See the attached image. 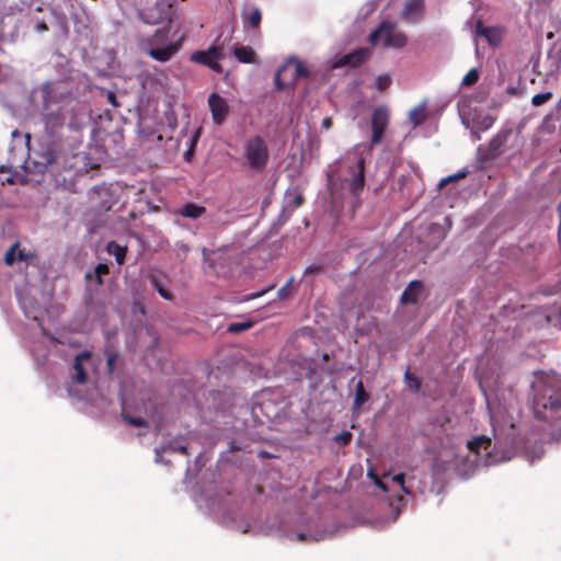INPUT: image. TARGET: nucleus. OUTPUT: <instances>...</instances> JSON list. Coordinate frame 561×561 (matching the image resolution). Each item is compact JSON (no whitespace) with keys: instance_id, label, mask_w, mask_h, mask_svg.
<instances>
[{"instance_id":"nucleus-1","label":"nucleus","mask_w":561,"mask_h":561,"mask_svg":"<svg viewBox=\"0 0 561 561\" xmlns=\"http://www.w3.org/2000/svg\"><path fill=\"white\" fill-rule=\"evenodd\" d=\"M535 417L543 421H561V379L540 375L531 383Z\"/></svg>"},{"instance_id":"nucleus-2","label":"nucleus","mask_w":561,"mask_h":561,"mask_svg":"<svg viewBox=\"0 0 561 561\" xmlns=\"http://www.w3.org/2000/svg\"><path fill=\"white\" fill-rule=\"evenodd\" d=\"M39 93L46 111L44 113L45 129L49 135L54 136L57 129L64 125L65 118L60 108L57 111H48V108L51 103L61 98L62 92L59 91L57 83L47 81L41 85Z\"/></svg>"},{"instance_id":"nucleus-3","label":"nucleus","mask_w":561,"mask_h":561,"mask_svg":"<svg viewBox=\"0 0 561 561\" xmlns=\"http://www.w3.org/2000/svg\"><path fill=\"white\" fill-rule=\"evenodd\" d=\"M207 508L220 523L228 527L241 529L237 525V518L239 513L234 504L232 503L229 494L227 495H215L207 499Z\"/></svg>"},{"instance_id":"nucleus-4","label":"nucleus","mask_w":561,"mask_h":561,"mask_svg":"<svg viewBox=\"0 0 561 561\" xmlns=\"http://www.w3.org/2000/svg\"><path fill=\"white\" fill-rule=\"evenodd\" d=\"M371 44H377L379 41L382 46L390 48H402L407 45V36L402 32L396 30V24L389 21H383L378 28L369 35Z\"/></svg>"},{"instance_id":"nucleus-5","label":"nucleus","mask_w":561,"mask_h":561,"mask_svg":"<svg viewBox=\"0 0 561 561\" xmlns=\"http://www.w3.org/2000/svg\"><path fill=\"white\" fill-rule=\"evenodd\" d=\"M244 158L251 169L263 170L268 160L265 141L259 136L249 139L244 145Z\"/></svg>"},{"instance_id":"nucleus-6","label":"nucleus","mask_w":561,"mask_h":561,"mask_svg":"<svg viewBox=\"0 0 561 561\" xmlns=\"http://www.w3.org/2000/svg\"><path fill=\"white\" fill-rule=\"evenodd\" d=\"M365 183L364 160L355 158L348 165V175L343 181V186L347 188L353 196H357L363 190Z\"/></svg>"},{"instance_id":"nucleus-7","label":"nucleus","mask_w":561,"mask_h":561,"mask_svg":"<svg viewBox=\"0 0 561 561\" xmlns=\"http://www.w3.org/2000/svg\"><path fill=\"white\" fill-rule=\"evenodd\" d=\"M224 58V48L218 46H210L207 50L194 51L191 60L204 66H207L215 72H221L222 68L218 60Z\"/></svg>"},{"instance_id":"nucleus-8","label":"nucleus","mask_w":561,"mask_h":561,"mask_svg":"<svg viewBox=\"0 0 561 561\" xmlns=\"http://www.w3.org/2000/svg\"><path fill=\"white\" fill-rule=\"evenodd\" d=\"M92 366L91 353L88 351L79 353L69 370L70 379L76 383H85Z\"/></svg>"},{"instance_id":"nucleus-9","label":"nucleus","mask_w":561,"mask_h":561,"mask_svg":"<svg viewBox=\"0 0 561 561\" xmlns=\"http://www.w3.org/2000/svg\"><path fill=\"white\" fill-rule=\"evenodd\" d=\"M511 136L510 129H501L489 142V145L482 149L479 148L482 158L484 160H494L505 152L506 144Z\"/></svg>"},{"instance_id":"nucleus-10","label":"nucleus","mask_w":561,"mask_h":561,"mask_svg":"<svg viewBox=\"0 0 561 561\" xmlns=\"http://www.w3.org/2000/svg\"><path fill=\"white\" fill-rule=\"evenodd\" d=\"M461 123L466 128L470 129V133L474 140L480 139V134L490 129L495 118L490 114L476 113L470 121L467 116L461 115Z\"/></svg>"},{"instance_id":"nucleus-11","label":"nucleus","mask_w":561,"mask_h":561,"mask_svg":"<svg viewBox=\"0 0 561 561\" xmlns=\"http://www.w3.org/2000/svg\"><path fill=\"white\" fill-rule=\"evenodd\" d=\"M504 28L502 26H485L481 21L476 24V35L483 37L492 47L501 45L504 36Z\"/></svg>"},{"instance_id":"nucleus-12","label":"nucleus","mask_w":561,"mask_h":561,"mask_svg":"<svg viewBox=\"0 0 561 561\" xmlns=\"http://www.w3.org/2000/svg\"><path fill=\"white\" fill-rule=\"evenodd\" d=\"M282 71H285L288 78V83L291 85L300 78H308L310 76L309 70L305 65L296 57H290L282 66Z\"/></svg>"},{"instance_id":"nucleus-13","label":"nucleus","mask_w":561,"mask_h":561,"mask_svg":"<svg viewBox=\"0 0 561 561\" xmlns=\"http://www.w3.org/2000/svg\"><path fill=\"white\" fill-rule=\"evenodd\" d=\"M424 13V0H405L400 16L408 23H417Z\"/></svg>"},{"instance_id":"nucleus-14","label":"nucleus","mask_w":561,"mask_h":561,"mask_svg":"<svg viewBox=\"0 0 561 561\" xmlns=\"http://www.w3.org/2000/svg\"><path fill=\"white\" fill-rule=\"evenodd\" d=\"M208 105L216 124H221L228 114V104L224 98L217 93H213L208 98Z\"/></svg>"},{"instance_id":"nucleus-15","label":"nucleus","mask_w":561,"mask_h":561,"mask_svg":"<svg viewBox=\"0 0 561 561\" xmlns=\"http://www.w3.org/2000/svg\"><path fill=\"white\" fill-rule=\"evenodd\" d=\"M150 285L158 291V294L165 300H173L174 296L169 289V278L161 272H152L149 277Z\"/></svg>"},{"instance_id":"nucleus-16","label":"nucleus","mask_w":561,"mask_h":561,"mask_svg":"<svg viewBox=\"0 0 561 561\" xmlns=\"http://www.w3.org/2000/svg\"><path fill=\"white\" fill-rule=\"evenodd\" d=\"M367 57L368 51L366 49H357L336 59L331 68L335 69L344 66L356 67L364 62Z\"/></svg>"},{"instance_id":"nucleus-17","label":"nucleus","mask_w":561,"mask_h":561,"mask_svg":"<svg viewBox=\"0 0 561 561\" xmlns=\"http://www.w3.org/2000/svg\"><path fill=\"white\" fill-rule=\"evenodd\" d=\"M467 447L470 453H473L476 456H479L483 450L486 457L491 455L492 440L490 437L485 435H480L473 437L468 442Z\"/></svg>"},{"instance_id":"nucleus-18","label":"nucleus","mask_w":561,"mask_h":561,"mask_svg":"<svg viewBox=\"0 0 561 561\" xmlns=\"http://www.w3.org/2000/svg\"><path fill=\"white\" fill-rule=\"evenodd\" d=\"M423 290V284L420 280H412L405 287L401 295V302L407 304H416L420 295Z\"/></svg>"},{"instance_id":"nucleus-19","label":"nucleus","mask_w":561,"mask_h":561,"mask_svg":"<svg viewBox=\"0 0 561 561\" xmlns=\"http://www.w3.org/2000/svg\"><path fill=\"white\" fill-rule=\"evenodd\" d=\"M178 51L175 44H169L164 47H152L148 49V55L153 59L164 62L171 59V57Z\"/></svg>"},{"instance_id":"nucleus-20","label":"nucleus","mask_w":561,"mask_h":561,"mask_svg":"<svg viewBox=\"0 0 561 561\" xmlns=\"http://www.w3.org/2000/svg\"><path fill=\"white\" fill-rule=\"evenodd\" d=\"M186 450H187L186 445L183 444V443H180L176 439L169 440V442H163L161 447L156 448V461L157 462L162 461L161 453H181V454H186Z\"/></svg>"},{"instance_id":"nucleus-21","label":"nucleus","mask_w":561,"mask_h":561,"mask_svg":"<svg viewBox=\"0 0 561 561\" xmlns=\"http://www.w3.org/2000/svg\"><path fill=\"white\" fill-rule=\"evenodd\" d=\"M388 122H389V111L385 106H379L373 113L371 129L386 130Z\"/></svg>"},{"instance_id":"nucleus-22","label":"nucleus","mask_w":561,"mask_h":561,"mask_svg":"<svg viewBox=\"0 0 561 561\" xmlns=\"http://www.w3.org/2000/svg\"><path fill=\"white\" fill-rule=\"evenodd\" d=\"M426 101L421 102L409 111V121L413 127L421 125L426 119Z\"/></svg>"},{"instance_id":"nucleus-23","label":"nucleus","mask_w":561,"mask_h":561,"mask_svg":"<svg viewBox=\"0 0 561 561\" xmlns=\"http://www.w3.org/2000/svg\"><path fill=\"white\" fill-rule=\"evenodd\" d=\"M236 216L231 215L228 208H220L210 217V222L215 227H222L233 221Z\"/></svg>"},{"instance_id":"nucleus-24","label":"nucleus","mask_w":561,"mask_h":561,"mask_svg":"<svg viewBox=\"0 0 561 561\" xmlns=\"http://www.w3.org/2000/svg\"><path fill=\"white\" fill-rule=\"evenodd\" d=\"M369 399V394L366 392L364 388V383L362 380H358L355 387V398L353 403L354 410H359L360 407L367 402Z\"/></svg>"},{"instance_id":"nucleus-25","label":"nucleus","mask_w":561,"mask_h":561,"mask_svg":"<svg viewBox=\"0 0 561 561\" xmlns=\"http://www.w3.org/2000/svg\"><path fill=\"white\" fill-rule=\"evenodd\" d=\"M19 301L26 317L38 320L37 310L33 306L32 298L28 296H20Z\"/></svg>"},{"instance_id":"nucleus-26","label":"nucleus","mask_w":561,"mask_h":561,"mask_svg":"<svg viewBox=\"0 0 561 561\" xmlns=\"http://www.w3.org/2000/svg\"><path fill=\"white\" fill-rule=\"evenodd\" d=\"M233 54L240 62L250 64L253 61L254 51L250 47H236Z\"/></svg>"},{"instance_id":"nucleus-27","label":"nucleus","mask_w":561,"mask_h":561,"mask_svg":"<svg viewBox=\"0 0 561 561\" xmlns=\"http://www.w3.org/2000/svg\"><path fill=\"white\" fill-rule=\"evenodd\" d=\"M107 252L115 256L116 262L121 265L125 261L126 249L118 243L112 241L107 244Z\"/></svg>"},{"instance_id":"nucleus-28","label":"nucleus","mask_w":561,"mask_h":561,"mask_svg":"<svg viewBox=\"0 0 561 561\" xmlns=\"http://www.w3.org/2000/svg\"><path fill=\"white\" fill-rule=\"evenodd\" d=\"M204 213H205V208L203 206H198L196 204H186L181 210V214L184 217L194 218V219L198 218Z\"/></svg>"},{"instance_id":"nucleus-29","label":"nucleus","mask_w":561,"mask_h":561,"mask_svg":"<svg viewBox=\"0 0 561 561\" xmlns=\"http://www.w3.org/2000/svg\"><path fill=\"white\" fill-rule=\"evenodd\" d=\"M479 70L477 68H472L468 71V73L462 78L461 85L462 87H472L479 80Z\"/></svg>"},{"instance_id":"nucleus-30","label":"nucleus","mask_w":561,"mask_h":561,"mask_svg":"<svg viewBox=\"0 0 561 561\" xmlns=\"http://www.w3.org/2000/svg\"><path fill=\"white\" fill-rule=\"evenodd\" d=\"M108 273V267L104 264H99L95 266L93 273H88L85 275L87 278H91L92 276L95 277V280H96V284L98 285H101L103 282H102V276L103 275H106Z\"/></svg>"},{"instance_id":"nucleus-31","label":"nucleus","mask_w":561,"mask_h":561,"mask_svg":"<svg viewBox=\"0 0 561 561\" xmlns=\"http://www.w3.org/2000/svg\"><path fill=\"white\" fill-rule=\"evenodd\" d=\"M390 84H391V76L388 73L378 76L374 82V87L378 91L386 90Z\"/></svg>"},{"instance_id":"nucleus-32","label":"nucleus","mask_w":561,"mask_h":561,"mask_svg":"<svg viewBox=\"0 0 561 561\" xmlns=\"http://www.w3.org/2000/svg\"><path fill=\"white\" fill-rule=\"evenodd\" d=\"M43 161L38 162V164L47 168L48 165H53L57 162L58 156L55 150H47L44 154H42Z\"/></svg>"},{"instance_id":"nucleus-33","label":"nucleus","mask_w":561,"mask_h":561,"mask_svg":"<svg viewBox=\"0 0 561 561\" xmlns=\"http://www.w3.org/2000/svg\"><path fill=\"white\" fill-rule=\"evenodd\" d=\"M122 416L128 424L133 426L144 427L147 425V421L144 417L131 416L126 411H123Z\"/></svg>"},{"instance_id":"nucleus-34","label":"nucleus","mask_w":561,"mask_h":561,"mask_svg":"<svg viewBox=\"0 0 561 561\" xmlns=\"http://www.w3.org/2000/svg\"><path fill=\"white\" fill-rule=\"evenodd\" d=\"M286 204L290 208H297L302 204V196L298 193H288L286 195Z\"/></svg>"},{"instance_id":"nucleus-35","label":"nucleus","mask_w":561,"mask_h":561,"mask_svg":"<svg viewBox=\"0 0 561 561\" xmlns=\"http://www.w3.org/2000/svg\"><path fill=\"white\" fill-rule=\"evenodd\" d=\"M551 98H552L551 92L538 93L533 96L531 104L534 106H540V105L545 104L546 102H548Z\"/></svg>"},{"instance_id":"nucleus-36","label":"nucleus","mask_w":561,"mask_h":561,"mask_svg":"<svg viewBox=\"0 0 561 561\" xmlns=\"http://www.w3.org/2000/svg\"><path fill=\"white\" fill-rule=\"evenodd\" d=\"M262 14L259 8H253L251 14L248 16V23L252 27H257L261 23Z\"/></svg>"},{"instance_id":"nucleus-37","label":"nucleus","mask_w":561,"mask_h":561,"mask_svg":"<svg viewBox=\"0 0 561 561\" xmlns=\"http://www.w3.org/2000/svg\"><path fill=\"white\" fill-rule=\"evenodd\" d=\"M252 327L251 322H236L230 323L228 325V332L230 333H240L243 332Z\"/></svg>"},{"instance_id":"nucleus-38","label":"nucleus","mask_w":561,"mask_h":561,"mask_svg":"<svg viewBox=\"0 0 561 561\" xmlns=\"http://www.w3.org/2000/svg\"><path fill=\"white\" fill-rule=\"evenodd\" d=\"M18 248H19V243H14L5 252V254H4V262L8 265H12L16 261V255L15 254H16Z\"/></svg>"},{"instance_id":"nucleus-39","label":"nucleus","mask_w":561,"mask_h":561,"mask_svg":"<svg viewBox=\"0 0 561 561\" xmlns=\"http://www.w3.org/2000/svg\"><path fill=\"white\" fill-rule=\"evenodd\" d=\"M283 77L287 78V75L285 71H282V67H280L274 78L275 85L278 90L284 89L286 85H291V83H288V81H284Z\"/></svg>"},{"instance_id":"nucleus-40","label":"nucleus","mask_w":561,"mask_h":561,"mask_svg":"<svg viewBox=\"0 0 561 561\" xmlns=\"http://www.w3.org/2000/svg\"><path fill=\"white\" fill-rule=\"evenodd\" d=\"M293 282H294V278H289L286 282V284L278 289L277 295H278L279 299H286L291 295L290 286H291Z\"/></svg>"},{"instance_id":"nucleus-41","label":"nucleus","mask_w":561,"mask_h":561,"mask_svg":"<svg viewBox=\"0 0 561 561\" xmlns=\"http://www.w3.org/2000/svg\"><path fill=\"white\" fill-rule=\"evenodd\" d=\"M434 228H435V229L443 230V232H442V238H443V237H444V234H445V231H446V230H447V231H449V230H451V228H453V218H451V216H446V217L444 218V224H443V225H440V224H434Z\"/></svg>"},{"instance_id":"nucleus-42","label":"nucleus","mask_w":561,"mask_h":561,"mask_svg":"<svg viewBox=\"0 0 561 561\" xmlns=\"http://www.w3.org/2000/svg\"><path fill=\"white\" fill-rule=\"evenodd\" d=\"M352 439V433L351 432H342L340 434H337L335 437H334V440L337 443V444H341V445H347L350 444Z\"/></svg>"},{"instance_id":"nucleus-43","label":"nucleus","mask_w":561,"mask_h":561,"mask_svg":"<svg viewBox=\"0 0 561 561\" xmlns=\"http://www.w3.org/2000/svg\"><path fill=\"white\" fill-rule=\"evenodd\" d=\"M405 379H407V382L409 385V388L416 391L420 387V383L417 381V379H415L414 377H412L408 371L405 373Z\"/></svg>"},{"instance_id":"nucleus-44","label":"nucleus","mask_w":561,"mask_h":561,"mask_svg":"<svg viewBox=\"0 0 561 561\" xmlns=\"http://www.w3.org/2000/svg\"><path fill=\"white\" fill-rule=\"evenodd\" d=\"M385 130L382 129H373L371 142L373 145H377L381 141Z\"/></svg>"},{"instance_id":"nucleus-45","label":"nucleus","mask_w":561,"mask_h":561,"mask_svg":"<svg viewBox=\"0 0 561 561\" xmlns=\"http://www.w3.org/2000/svg\"><path fill=\"white\" fill-rule=\"evenodd\" d=\"M456 181V173L448 175L445 179H442L437 185L438 190H442L447 183Z\"/></svg>"},{"instance_id":"nucleus-46","label":"nucleus","mask_w":561,"mask_h":561,"mask_svg":"<svg viewBox=\"0 0 561 561\" xmlns=\"http://www.w3.org/2000/svg\"><path fill=\"white\" fill-rule=\"evenodd\" d=\"M393 481L401 485L402 490L405 493H409V490L404 486V473H398L393 477Z\"/></svg>"},{"instance_id":"nucleus-47","label":"nucleus","mask_w":561,"mask_h":561,"mask_svg":"<svg viewBox=\"0 0 561 561\" xmlns=\"http://www.w3.org/2000/svg\"><path fill=\"white\" fill-rule=\"evenodd\" d=\"M35 31L37 33H44L48 31V26L44 21H37L35 24Z\"/></svg>"},{"instance_id":"nucleus-48","label":"nucleus","mask_w":561,"mask_h":561,"mask_svg":"<svg viewBox=\"0 0 561 561\" xmlns=\"http://www.w3.org/2000/svg\"><path fill=\"white\" fill-rule=\"evenodd\" d=\"M107 101L115 107L119 106L116 95L113 92L107 93Z\"/></svg>"},{"instance_id":"nucleus-49","label":"nucleus","mask_w":561,"mask_h":561,"mask_svg":"<svg viewBox=\"0 0 561 561\" xmlns=\"http://www.w3.org/2000/svg\"><path fill=\"white\" fill-rule=\"evenodd\" d=\"M331 125H332V119L330 117H324L322 119V127L328 129L331 127Z\"/></svg>"},{"instance_id":"nucleus-50","label":"nucleus","mask_w":561,"mask_h":561,"mask_svg":"<svg viewBox=\"0 0 561 561\" xmlns=\"http://www.w3.org/2000/svg\"><path fill=\"white\" fill-rule=\"evenodd\" d=\"M506 91L511 95L516 94V88H514V87H507Z\"/></svg>"},{"instance_id":"nucleus-51","label":"nucleus","mask_w":561,"mask_h":561,"mask_svg":"<svg viewBox=\"0 0 561 561\" xmlns=\"http://www.w3.org/2000/svg\"><path fill=\"white\" fill-rule=\"evenodd\" d=\"M457 472H458V476H461V477H463V478H466V479H467V478H469V476H470V473H469V472H465V473L462 474V472H461V470H460V467H459V466H458Z\"/></svg>"},{"instance_id":"nucleus-52","label":"nucleus","mask_w":561,"mask_h":561,"mask_svg":"<svg viewBox=\"0 0 561 561\" xmlns=\"http://www.w3.org/2000/svg\"><path fill=\"white\" fill-rule=\"evenodd\" d=\"M375 482H376V484H377L379 488L383 489L385 491L387 490V489H386V485H385V484H383V483H382L378 478H376V481H375Z\"/></svg>"},{"instance_id":"nucleus-53","label":"nucleus","mask_w":561,"mask_h":561,"mask_svg":"<svg viewBox=\"0 0 561 561\" xmlns=\"http://www.w3.org/2000/svg\"><path fill=\"white\" fill-rule=\"evenodd\" d=\"M297 537H298V539H299L300 541H304V540H306L307 535H306V534H304V533H300V534H298V536H297Z\"/></svg>"},{"instance_id":"nucleus-54","label":"nucleus","mask_w":561,"mask_h":561,"mask_svg":"<svg viewBox=\"0 0 561 561\" xmlns=\"http://www.w3.org/2000/svg\"><path fill=\"white\" fill-rule=\"evenodd\" d=\"M467 175V172L458 171L457 178L458 180L465 178Z\"/></svg>"},{"instance_id":"nucleus-55","label":"nucleus","mask_w":561,"mask_h":561,"mask_svg":"<svg viewBox=\"0 0 561 561\" xmlns=\"http://www.w3.org/2000/svg\"><path fill=\"white\" fill-rule=\"evenodd\" d=\"M474 462H477V460L474 461H470V471L473 472L474 471V468L477 467V465H474Z\"/></svg>"},{"instance_id":"nucleus-56","label":"nucleus","mask_w":561,"mask_h":561,"mask_svg":"<svg viewBox=\"0 0 561 561\" xmlns=\"http://www.w3.org/2000/svg\"><path fill=\"white\" fill-rule=\"evenodd\" d=\"M113 362H114V357H113V356H110V357L107 358V365H108L110 367H112Z\"/></svg>"},{"instance_id":"nucleus-57","label":"nucleus","mask_w":561,"mask_h":561,"mask_svg":"<svg viewBox=\"0 0 561 561\" xmlns=\"http://www.w3.org/2000/svg\"><path fill=\"white\" fill-rule=\"evenodd\" d=\"M181 250H182L184 253H187V252H188V247H187V245H185V244H182Z\"/></svg>"},{"instance_id":"nucleus-58","label":"nucleus","mask_w":561,"mask_h":561,"mask_svg":"<svg viewBox=\"0 0 561 561\" xmlns=\"http://www.w3.org/2000/svg\"><path fill=\"white\" fill-rule=\"evenodd\" d=\"M19 260H20V261L24 260V256H23V254H22V252H21V251L19 252Z\"/></svg>"},{"instance_id":"nucleus-59","label":"nucleus","mask_w":561,"mask_h":561,"mask_svg":"<svg viewBox=\"0 0 561 561\" xmlns=\"http://www.w3.org/2000/svg\"><path fill=\"white\" fill-rule=\"evenodd\" d=\"M311 271H313V267H312V266H308V267L306 268V273H309V272H311Z\"/></svg>"},{"instance_id":"nucleus-60","label":"nucleus","mask_w":561,"mask_h":561,"mask_svg":"<svg viewBox=\"0 0 561 561\" xmlns=\"http://www.w3.org/2000/svg\"><path fill=\"white\" fill-rule=\"evenodd\" d=\"M262 294L263 293L261 291V293H257V294L253 295L252 297H259V296H262Z\"/></svg>"},{"instance_id":"nucleus-61","label":"nucleus","mask_w":561,"mask_h":561,"mask_svg":"<svg viewBox=\"0 0 561 561\" xmlns=\"http://www.w3.org/2000/svg\"><path fill=\"white\" fill-rule=\"evenodd\" d=\"M12 135H13V136H18V130H14V131L12 133Z\"/></svg>"}]
</instances>
